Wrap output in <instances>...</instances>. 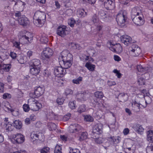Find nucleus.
Segmentation results:
<instances>
[{
	"label": "nucleus",
	"mask_w": 153,
	"mask_h": 153,
	"mask_svg": "<svg viewBox=\"0 0 153 153\" xmlns=\"http://www.w3.org/2000/svg\"><path fill=\"white\" fill-rule=\"evenodd\" d=\"M46 15L43 12L36 11L33 16V22L36 26L41 27L43 25L46 20Z\"/></svg>",
	"instance_id": "obj_1"
},
{
	"label": "nucleus",
	"mask_w": 153,
	"mask_h": 153,
	"mask_svg": "<svg viewBox=\"0 0 153 153\" xmlns=\"http://www.w3.org/2000/svg\"><path fill=\"white\" fill-rule=\"evenodd\" d=\"M53 53V52L51 49L49 47L45 48L41 53V58L44 62L47 63L51 60Z\"/></svg>",
	"instance_id": "obj_2"
},
{
	"label": "nucleus",
	"mask_w": 153,
	"mask_h": 153,
	"mask_svg": "<svg viewBox=\"0 0 153 153\" xmlns=\"http://www.w3.org/2000/svg\"><path fill=\"white\" fill-rule=\"evenodd\" d=\"M137 68L139 72H141L143 74H142L140 76L138 75V82L139 84L140 85H143L145 84V79L144 78V75L143 74H146V72L149 71V68L148 67L144 68L142 65H138L137 66Z\"/></svg>",
	"instance_id": "obj_3"
},
{
	"label": "nucleus",
	"mask_w": 153,
	"mask_h": 153,
	"mask_svg": "<svg viewBox=\"0 0 153 153\" xmlns=\"http://www.w3.org/2000/svg\"><path fill=\"white\" fill-rule=\"evenodd\" d=\"M28 102L30 107V109L33 111H38L42 106L41 103L33 98H29L28 100Z\"/></svg>",
	"instance_id": "obj_4"
},
{
	"label": "nucleus",
	"mask_w": 153,
	"mask_h": 153,
	"mask_svg": "<svg viewBox=\"0 0 153 153\" xmlns=\"http://www.w3.org/2000/svg\"><path fill=\"white\" fill-rule=\"evenodd\" d=\"M10 139L11 142L13 143H22L25 140L24 136L20 133L12 135L10 137Z\"/></svg>",
	"instance_id": "obj_5"
},
{
	"label": "nucleus",
	"mask_w": 153,
	"mask_h": 153,
	"mask_svg": "<svg viewBox=\"0 0 153 153\" xmlns=\"http://www.w3.org/2000/svg\"><path fill=\"white\" fill-rule=\"evenodd\" d=\"M83 130L82 127L77 123L71 124L68 128V131L70 133L78 135Z\"/></svg>",
	"instance_id": "obj_6"
},
{
	"label": "nucleus",
	"mask_w": 153,
	"mask_h": 153,
	"mask_svg": "<svg viewBox=\"0 0 153 153\" xmlns=\"http://www.w3.org/2000/svg\"><path fill=\"white\" fill-rule=\"evenodd\" d=\"M107 46L111 51L118 53H121L123 51L122 47L119 43L115 44L111 42H109L107 43Z\"/></svg>",
	"instance_id": "obj_7"
},
{
	"label": "nucleus",
	"mask_w": 153,
	"mask_h": 153,
	"mask_svg": "<svg viewBox=\"0 0 153 153\" xmlns=\"http://www.w3.org/2000/svg\"><path fill=\"white\" fill-rule=\"evenodd\" d=\"M45 91L44 88L40 86H36L34 88L33 92L30 94V96L32 98H37L42 96Z\"/></svg>",
	"instance_id": "obj_8"
},
{
	"label": "nucleus",
	"mask_w": 153,
	"mask_h": 153,
	"mask_svg": "<svg viewBox=\"0 0 153 153\" xmlns=\"http://www.w3.org/2000/svg\"><path fill=\"white\" fill-rule=\"evenodd\" d=\"M127 19V13L126 11H121L117 16L116 19L118 24L121 25L124 24Z\"/></svg>",
	"instance_id": "obj_9"
},
{
	"label": "nucleus",
	"mask_w": 153,
	"mask_h": 153,
	"mask_svg": "<svg viewBox=\"0 0 153 153\" xmlns=\"http://www.w3.org/2000/svg\"><path fill=\"white\" fill-rule=\"evenodd\" d=\"M18 36L20 39L22 38L25 39V42L23 43L24 44L32 42L33 36L30 33L27 32L24 34L23 32L21 31L19 32Z\"/></svg>",
	"instance_id": "obj_10"
},
{
	"label": "nucleus",
	"mask_w": 153,
	"mask_h": 153,
	"mask_svg": "<svg viewBox=\"0 0 153 153\" xmlns=\"http://www.w3.org/2000/svg\"><path fill=\"white\" fill-rule=\"evenodd\" d=\"M141 52L140 48L137 45H132L129 49V55L132 56H138Z\"/></svg>",
	"instance_id": "obj_11"
},
{
	"label": "nucleus",
	"mask_w": 153,
	"mask_h": 153,
	"mask_svg": "<svg viewBox=\"0 0 153 153\" xmlns=\"http://www.w3.org/2000/svg\"><path fill=\"white\" fill-rule=\"evenodd\" d=\"M72 57V55L70 53L69 51L67 50H65L60 53L58 59L59 62H60L68 59H70Z\"/></svg>",
	"instance_id": "obj_12"
},
{
	"label": "nucleus",
	"mask_w": 153,
	"mask_h": 153,
	"mask_svg": "<svg viewBox=\"0 0 153 153\" xmlns=\"http://www.w3.org/2000/svg\"><path fill=\"white\" fill-rule=\"evenodd\" d=\"M132 19L134 23L137 25H143L145 22L144 16L142 14L135 16Z\"/></svg>",
	"instance_id": "obj_13"
},
{
	"label": "nucleus",
	"mask_w": 153,
	"mask_h": 153,
	"mask_svg": "<svg viewBox=\"0 0 153 153\" xmlns=\"http://www.w3.org/2000/svg\"><path fill=\"white\" fill-rule=\"evenodd\" d=\"M54 73L57 77L63 76L66 73V69L61 66H57L55 68Z\"/></svg>",
	"instance_id": "obj_14"
},
{
	"label": "nucleus",
	"mask_w": 153,
	"mask_h": 153,
	"mask_svg": "<svg viewBox=\"0 0 153 153\" xmlns=\"http://www.w3.org/2000/svg\"><path fill=\"white\" fill-rule=\"evenodd\" d=\"M122 42L127 46H128L132 43H134V41L129 36L125 35L122 36L120 37Z\"/></svg>",
	"instance_id": "obj_15"
},
{
	"label": "nucleus",
	"mask_w": 153,
	"mask_h": 153,
	"mask_svg": "<svg viewBox=\"0 0 153 153\" xmlns=\"http://www.w3.org/2000/svg\"><path fill=\"white\" fill-rule=\"evenodd\" d=\"M66 26L65 25L59 26L57 30V34L61 37H64L68 33V31L66 30Z\"/></svg>",
	"instance_id": "obj_16"
},
{
	"label": "nucleus",
	"mask_w": 153,
	"mask_h": 153,
	"mask_svg": "<svg viewBox=\"0 0 153 153\" xmlns=\"http://www.w3.org/2000/svg\"><path fill=\"white\" fill-rule=\"evenodd\" d=\"M132 141L130 140L127 144L126 148L125 149L126 153H134L136 149V146L132 144Z\"/></svg>",
	"instance_id": "obj_17"
},
{
	"label": "nucleus",
	"mask_w": 153,
	"mask_h": 153,
	"mask_svg": "<svg viewBox=\"0 0 153 153\" xmlns=\"http://www.w3.org/2000/svg\"><path fill=\"white\" fill-rule=\"evenodd\" d=\"M15 16L18 17V20L20 25L25 26L29 23V21L27 18L21 16L19 13H16Z\"/></svg>",
	"instance_id": "obj_18"
},
{
	"label": "nucleus",
	"mask_w": 153,
	"mask_h": 153,
	"mask_svg": "<svg viewBox=\"0 0 153 153\" xmlns=\"http://www.w3.org/2000/svg\"><path fill=\"white\" fill-rule=\"evenodd\" d=\"M8 118H5L4 122L1 124L2 127L7 131H11L12 130V126L11 123L9 121Z\"/></svg>",
	"instance_id": "obj_19"
},
{
	"label": "nucleus",
	"mask_w": 153,
	"mask_h": 153,
	"mask_svg": "<svg viewBox=\"0 0 153 153\" xmlns=\"http://www.w3.org/2000/svg\"><path fill=\"white\" fill-rule=\"evenodd\" d=\"M104 3L105 8L109 10L113 9L115 7V4L114 1L111 0H101Z\"/></svg>",
	"instance_id": "obj_20"
},
{
	"label": "nucleus",
	"mask_w": 153,
	"mask_h": 153,
	"mask_svg": "<svg viewBox=\"0 0 153 153\" xmlns=\"http://www.w3.org/2000/svg\"><path fill=\"white\" fill-rule=\"evenodd\" d=\"M102 27L101 23L97 24L94 25L91 27V30L93 32L99 36L101 35L102 34V32L101 31Z\"/></svg>",
	"instance_id": "obj_21"
},
{
	"label": "nucleus",
	"mask_w": 153,
	"mask_h": 153,
	"mask_svg": "<svg viewBox=\"0 0 153 153\" xmlns=\"http://www.w3.org/2000/svg\"><path fill=\"white\" fill-rule=\"evenodd\" d=\"M8 53L6 51L0 47V62L7 58Z\"/></svg>",
	"instance_id": "obj_22"
},
{
	"label": "nucleus",
	"mask_w": 153,
	"mask_h": 153,
	"mask_svg": "<svg viewBox=\"0 0 153 153\" xmlns=\"http://www.w3.org/2000/svg\"><path fill=\"white\" fill-rule=\"evenodd\" d=\"M102 124L100 123L94 126L93 128V131L97 134H101L102 132Z\"/></svg>",
	"instance_id": "obj_23"
},
{
	"label": "nucleus",
	"mask_w": 153,
	"mask_h": 153,
	"mask_svg": "<svg viewBox=\"0 0 153 153\" xmlns=\"http://www.w3.org/2000/svg\"><path fill=\"white\" fill-rule=\"evenodd\" d=\"M140 14H142L140 8L137 7L133 8L131 10V18L135 16L139 15Z\"/></svg>",
	"instance_id": "obj_24"
},
{
	"label": "nucleus",
	"mask_w": 153,
	"mask_h": 153,
	"mask_svg": "<svg viewBox=\"0 0 153 153\" xmlns=\"http://www.w3.org/2000/svg\"><path fill=\"white\" fill-rule=\"evenodd\" d=\"M60 64H63L64 68L65 69L70 68L72 64V57L70 59H68L59 62Z\"/></svg>",
	"instance_id": "obj_25"
},
{
	"label": "nucleus",
	"mask_w": 153,
	"mask_h": 153,
	"mask_svg": "<svg viewBox=\"0 0 153 153\" xmlns=\"http://www.w3.org/2000/svg\"><path fill=\"white\" fill-rule=\"evenodd\" d=\"M30 73L33 75H36L40 71L39 67H35L30 66Z\"/></svg>",
	"instance_id": "obj_26"
},
{
	"label": "nucleus",
	"mask_w": 153,
	"mask_h": 153,
	"mask_svg": "<svg viewBox=\"0 0 153 153\" xmlns=\"http://www.w3.org/2000/svg\"><path fill=\"white\" fill-rule=\"evenodd\" d=\"M64 81L61 78H55L53 81V84L55 86L61 87L63 85Z\"/></svg>",
	"instance_id": "obj_27"
},
{
	"label": "nucleus",
	"mask_w": 153,
	"mask_h": 153,
	"mask_svg": "<svg viewBox=\"0 0 153 153\" xmlns=\"http://www.w3.org/2000/svg\"><path fill=\"white\" fill-rule=\"evenodd\" d=\"M132 128L138 133L141 134L144 130L142 126L138 124H135L134 125Z\"/></svg>",
	"instance_id": "obj_28"
},
{
	"label": "nucleus",
	"mask_w": 153,
	"mask_h": 153,
	"mask_svg": "<svg viewBox=\"0 0 153 153\" xmlns=\"http://www.w3.org/2000/svg\"><path fill=\"white\" fill-rule=\"evenodd\" d=\"M41 62L40 61L37 59H32L29 63L30 66L35 67H39V66Z\"/></svg>",
	"instance_id": "obj_29"
},
{
	"label": "nucleus",
	"mask_w": 153,
	"mask_h": 153,
	"mask_svg": "<svg viewBox=\"0 0 153 153\" xmlns=\"http://www.w3.org/2000/svg\"><path fill=\"white\" fill-rule=\"evenodd\" d=\"M80 95L81 97L80 98L78 99L77 100L78 101L81 102L86 101L89 96V94L86 93L85 92H83Z\"/></svg>",
	"instance_id": "obj_30"
},
{
	"label": "nucleus",
	"mask_w": 153,
	"mask_h": 153,
	"mask_svg": "<svg viewBox=\"0 0 153 153\" xmlns=\"http://www.w3.org/2000/svg\"><path fill=\"white\" fill-rule=\"evenodd\" d=\"M13 125L14 127L18 129H20L22 126V122L18 120L14 121L13 123Z\"/></svg>",
	"instance_id": "obj_31"
},
{
	"label": "nucleus",
	"mask_w": 153,
	"mask_h": 153,
	"mask_svg": "<svg viewBox=\"0 0 153 153\" xmlns=\"http://www.w3.org/2000/svg\"><path fill=\"white\" fill-rule=\"evenodd\" d=\"M85 67L90 71H94L95 68L96 66L90 62H87L85 65Z\"/></svg>",
	"instance_id": "obj_32"
},
{
	"label": "nucleus",
	"mask_w": 153,
	"mask_h": 153,
	"mask_svg": "<svg viewBox=\"0 0 153 153\" xmlns=\"http://www.w3.org/2000/svg\"><path fill=\"white\" fill-rule=\"evenodd\" d=\"M4 108L7 112H10V111L13 109L11 105L7 101L4 102Z\"/></svg>",
	"instance_id": "obj_33"
},
{
	"label": "nucleus",
	"mask_w": 153,
	"mask_h": 153,
	"mask_svg": "<svg viewBox=\"0 0 153 153\" xmlns=\"http://www.w3.org/2000/svg\"><path fill=\"white\" fill-rule=\"evenodd\" d=\"M110 140L112 144H117L120 142V137L119 136L111 137Z\"/></svg>",
	"instance_id": "obj_34"
},
{
	"label": "nucleus",
	"mask_w": 153,
	"mask_h": 153,
	"mask_svg": "<svg viewBox=\"0 0 153 153\" xmlns=\"http://www.w3.org/2000/svg\"><path fill=\"white\" fill-rule=\"evenodd\" d=\"M87 133L86 132H82L79 136L78 140L82 141L86 140L88 138Z\"/></svg>",
	"instance_id": "obj_35"
},
{
	"label": "nucleus",
	"mask_w": 153,
	"mask_h": 153,
	"mask_svg": "<svg viewBox=\"0 0 153 153\" xmlns=\"http://www.w3.org/2000/svg\"><path fill=\"white\" fill-rule=\"evenodd\" d=\"M77 14L79 17H84L87 15V13L84 9H79L77 11Z\"/></svg>",
	"instance_id": "obj_36"
},
{
	"label": "nucleus",
	"mask_w": 153,
	"mask_h": 153,
	"mask_svg": "<svg viewBox=\"0 0 153 153\" xmlns=\"http://www.w3.org/2000/svg\"><path fill=\"white\" fill-rule=\"evenodd\" d=\"M131 104L132 107L134 110L136 111H138L140 110V105L135 101H132Z\"/></svg>",
	"instance_id": "obj_37"
},
{
	"label": "nucleus",
	"mask_w": 153,
	"mask_h": 153,
	"mask_svg": "<svg viewBox=\"0 0 153 153\" xmlns=\"http://www.w3.org/2000/svg\"><path fill=\"white\" fill-rule=\"evenodd\" d=\"M31 140L32 141H34L39 139V135L34 131L32 132L30 134Z\"/></svg>",
	"instance_id": "obj_38"
},
{
	"label": "nucleus",
	"mask_w": 153,
	"mask_h": 153,
	"mask_svg": "<svg viewBox=\"0 0 153 153\" xmlns=\"http://www.w3.org/2000/svg\"><path fill=\"white\" fill-rule=\"evenodd\" d=\"M147 153H153V143H150L146 148Z\"/></svg>",
	"instance_id": "obj_39"
},
{
	"label": "nucleus",
	"mask_w": 153,
	"mask_h": 153,
	"mask_svg": "<svg viewBox=\"0 0 153 153\" xmlns=\"http://www.w3.org/2000/svg\"><path fill=\"white\" fill-rule=\"evenodd\" d=\"M147 139L149 141L153 142V131H149L147 134Z\"/></svg>",
	"instance_id": "obj_40"
},
{
	"label": "nucleus",
	"mask_w": 153,
	"mask_h": 153,
	"mask_svg": "<svg viewBox=\"0 0 153 153\" xmlns=\"http://www.w3.org/2000/svg\"><path fill=\"white\" fill-rule=\"evenodd\" d=\"M87 52L90 55L93 56L96 51L94 48L92 46L89 47L87 50Z\"/></svg>",
	"instance_id": "obj_41"
},
{
	"label": "nucleus",
	"mask_w": 153,
	"mask_h": 153,
	"mask_svg": "<svg viewBox=\"0 0 153 153\" xmlns=\"http://www.w3.org/2000/svg\"><path fill=\"white\" fill-rule=\"evenodd\" d=\"M48 126L50 131L55 130L56 128V126L53 123H49L48 124Z\"/></svg>",
	"instance_id": "obj_42"
},
{
	"label": "nucleus",
	"mask_w": 153,
	"mask_h": 153,
	"mask_svg": "<svg viewBox=\"0 0 153 153\" xmlns=\"http://www.w3.org/2000/svg\"><path fill=\"white\" fill-rule=\"evenodd\" d=\"M47 117L48 119H53L56 118L57 116L55 115L52 111H51L48 113Z\"/></svg>",
	"instance_id": "obj_43"
},
{
	"label": "nucleus",
	"mask_w": 153,
	"mask_h": 153,
	"mask_svg": "<svg viewBox=\"0 0 153 153\" xmlns=\"http://www.w3.org/2000/svg\"><path fill=\"white\" fill-rule=\"evenodd\" d=\"M39 40L41 42L44 43H46L48 41V39L45 34H43L40 37Z\"/></svg>",
	"instance_id": "obj_44"
},
{
	"label": "nucleus",
	"mask_w": 153,
	"mask_h": 153,
	"mask_svg": "<svg viewBox=\"0 0 153 153\" xmlns=\"http://www.w3.org/2000/svg\"><path fill=\"white\" fill-rule=\"evenodd\" d=\"M94 140L97 143L100 144L102 143L104 141V139L102 137L97 138L95 136V137H93Z\"/></svg>",
	"instance_id": "obj_45"
},
{
	"label": "nucleus",
	"mask_w": 153,
	"mask_h": 153,
	"mask_svg": "<svg viewBox=\"0 0 153 153\" xmlns=\"http://www.w3.org/2000/svg\"><path fill=\"white\" fill-rule=\"evenodd\" d=\"M95 96L97 98L101 99L103 97V93L101 91H97L94 94Z\"/></svg>",
	"instance_id": "obj_46"
},
{
	"label": "nucleus",
	"mask_w": 153,
	"mask_h": 153,
	"mask_svg": "<svg viewBox=\"0 0 153 153\" xmlns=\"http://www.w3.org/2000/svg\"><path fill=\"white\" fill-rule=\"evenodd\" d=\"M68 106L71 109H75L76 107V101L73 100L70 101L68 104Z\"/></svg>",
	"instance_id": "obj_47"
},
{
	"label": "nucleus",
	"mask_w": 153,
	"mask_h": 153,
	"mask_svg": "<svg viewBox=\"0 0 153 153\" xmlns=\"http://www.w3.org/2000/svg\"><path fill=\"white\" fill-rule=\"evenodd\" d=\"M84 120L86 121L91 122L94 120L93 117L89 115H84Z\"/></svg>",
	"instance_id": "obj_48"
},
{
	"label": "nucleus",
	"mask_w": 153,
	"mask_h": 153,
	"mask_svg": "<svg viewBox=\"0 0 153 153\" xmlns=\"http://www.w3.org/2000/svg\"><path fill=\"white\" fill-rule=\"evenodd\" d=\"M86 106L84 105H80L78 109V112L79 113H81L86 111Z\"/></svg>",
	"instance_id": "obj_49"
},
{
	"label": "nucleus",
	"mask_w": 153,
	"mask_h": 153,
	"mask_svg": "<svg viewBox=\"0 0 153 153\" xmlns=\"http://www.w3.org/2000/svg\"><path fill=\"white\" fill-rule=\"evenodd\" d=\"M82 77L79 76L76 79H73L72 80V82L74 84H79L82 81Z\"/></svg>",
	"instance_id": "obj_50"
},
{
	"label": "nucleus",
	"mask_w": 153,
	"mask_h": 153,
	"mask_svg": "<svg viewBox=\"0 0 153 153\" xmlns=\"http://www.w3.org/2000/svg\"><path fill=\"white\" fill-rule=\"evenodd\" d=\"M61 149V146L57 144L55 146L54 153H62Z\"/></svg>",
	"instance_id": "obj_51"
},
{
	"label": "nucleus",
	"mask_w": 153,
	"mask_h": 153,
	"mask_svg": "<svg viewBox=\"0 0 153 153\" xmlns=\"http://www.w3.org/2000/svg\"><path fill=\"white\" fill-rule=\"evenodd\" d=\"M40 153H49L50 151V149L48 147H45L39 150Z\"/></svg>",
	"instance_id": "obj_52"
},
{
	"label": "nucleus",
	"mask_w": 153,
	"mask_h": 153,
	"mask_svg": "<svg viewBox=\"0 0 153 153\" xmlns=\"http://www.w3.org/2000/svg\"><path fill=\"white\" fill-rule=\"evenodd\" d=\"M65 100L64 98L63 97H60L57 98L56 100V102L58 105H62Z\"/></svg>",
	"instance_id": "obj_53"
},
{
	"label": "nucleus",
	"mask_w": 153,
	"mask_h": 153,
	"mask_svg": "<svg viewBox=\"0 0 153 153\" xmlns=\"http://www.w3.org/2000/svg\"><path fill=\"white\" fill-rule=\"evenodd\" d=\"M68 25L71 27H73L75 23V21L74 19L71 18L68 20Z\"/></svg>",
	"instance_id": "obj_54"
},
{
	"label": "nucleus",
	"mask_w": 153,
	"mask_h": 153,
	"mask_svg": "<svg viewBox=\"0 0 153 153\" xmlns=\"http://www.w3.org/2000/svg\"><path fill=\"white\" fill-rule=\"evenodd\" d=\"M11 65L10 64H7L3 65V69L6 71H8L11 68Z\"/></svg>",
	"instance_id": "obj_55"
},
{
	"label": "nucleus",
	"mask_w": 153,
	"mask_h": 153,
	"mask_svg": "<svg viewBox=\"0 0 153 153\" xmlns=\"http://www.w3.org/2000/svg\"><path fill=\"white\" fill-rule=\"evenodd\" d=\"M24 111L25 112H28L30 109V107L29 104H24L23 106Z\"/></svg>",
	"instance_id": "obj_56"
},
{
	"label": "nucleus",
	"mask_w": 153,
	"mask_h": 153,
	"mask_svg": "<svg viewBox=\"0 0 153 153\" xmlns=\"http://www.w3.org/2000/svg\"><path fill=\"white\" fill-rule=\"evenodd\" d=\"M113 72L116 74V76L117 78H121L122 74L120 73V71L117 70V69H114L113 70Z\"/></svg>",
	"instance_id": "obj_57"
},
{
	"label": "nucleus",
	"mask_w": 153,
	"mask_h": 153,
	"mask_svg": "<svg viewBox=\"0 0 153 153\" xmlns=\"http://www.w3.org/2000/svg\"><path fill=\"white\" fill-rule=\"evenodd\" d=\"M92 21L94 25L99 23L100 24L101 22L99 21L96 16H94L92 18Z\"/></svg>",
	"instance_id": "obj_58"
},
{
	"label": "nucleus",
	"mask_w": 153,
	"mask_h": 153,
	"mask_svg": "<svg viewBox=\"0 0 153 153\" xmlns=\"http://www.w3.org/2000/svg\"><path fill=\"white\" fill-rule=\"evenodd\" d=\"M10 112L12 113L13 115L15 117L18 116L19 114V111L17 110L12 109Z\"/></svg>",
	"instance_id": "obj_59"
},
{
	"label": "nucleus",
	"mask_w": 153,
	"mask_h": 153,
	"mask_svg": "<svg viewBox=\"0 0 153 153\" xmlns=\"http://www.w3.org/2000/svg\"><path fill=\"white\" fill-rule=\"evenodd\" d=\"M70 153H80V151L77 149H73L70 148Z\"/></svg>",
	"instance_id": "obj_60"
},
{
	"label": "nucleus",
	"mask_w": 153,
	"mask_h": 153,
	"mask_svg": "<svg viewBox=\"0 0 153 153\" xmlns=\"http://www.w3.org/2000/svg\"><path fill=\"white\" fill-rule=\"evenodd\" d=\"M13 46L16 48L18 49H20V42L14 41L13 42Z\"/></svg>",
	"instance_id": "obj_61"
},
{
	"label": "nucleus",
	"mask_w": 153,
	"mask_h": 153,
	"mask_svg": "<svg viewBox=\"0 0 153 153\" xmlns=\"http://www.w3.org/2000/svg\"><path fill=\"white\" fill-rule=\"evenodd\" d=\"M11 97V94L8 93H5L3 95V98L4 99H10Z\"/></svg>",
	"instance_id": "obj_62"
},
{
	"label": "nucleus",
	"mask_w": 153,
	"mask_h": 153,
	"mask_svg": "<svg viewBox=\"0 0 153 153\" xmlns=\"http://www.w3.org/2000/svg\"><path fill=\"white\" fill-rule=\"evenodd\" d=\"M71 114L70 113H68L63 117V120L64 121H66L68 120L71 117Z\"/></svg>",
	"instance_id": "obj_63"
},
{
	"label": "nucleus",
	"mask_w": 153,
	"mask_h": 153,
	"mask_svg": "<svg viewBox=\"0 0 153 153\" xmlns=\"http://www.w3.org/2000/svg\"><path fill=\"white\" fill-rule=\"evenodd\" d=\"M85 56L87 61L88 60V62H90L91 63V62H93L94 61V59L91 57H90L89 56Z\"/></svg>",
	"instance_id": "obj_64"
}]
</instances>
